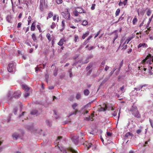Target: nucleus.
Returning a JSON list of instances; mask_svg holds the SVG:
<instances>
[{
	"mask_svg": "<svg viewBox=\"0 0 153 153\" xmlns=\"http://www.w3.org/2000/svg\"><path fill=\"white\" fill-rule=\"evenodd\" d=\"M132 114L137 118H140V115L138 111L137 108L135 106H133L130 110Z\"/></svg>",
	"mask_w": 153,
	"mask_h": 153,
	"instance_id": "1",
	"label": "nucleus"
},
{
	"mask_svg": "<svg viewBox=\"0 0 153 153\" xmlns=\"http://www.w3.org/2000/svg\"><path fill=\"white\" fill-rule=\"evenodd\" d=\"M84 136L82 133L80 132L78 136H74L72 138V140L75 144H77L79 141L83 139Z\"/></svg>",
	"mask_w": 153,
	"mask_h": 153,
	"instance_id": "2",
	"label": "nucleus"
},
{
	"mask_svg": "<svg viewBox=\"0 0 153 153\" xmlns=\"http://www.w3.org/2000/svg\"><path fill=\"white\" fill-rule=\"evenodd\" d=\"M15 64L13 62H12L9 64L7 70L9 72H11L14 71L15 70Z\"/></svg>",
	"mask_w": 153,
	"mask_h": 153,
	"instance_id": "3",
	"label": "nucleus"
},
{
	"mask_svg": "<svg viewBox=\"0 0 153 153\" xmlns=\"http://www.w3.org/2000/svg\"><path fill=\"white\" fill-rule=\"evenodd\" d=\"M61 15L65 19L68 20L70 19V13L68 12V9H67L66 11L62 12Z\"/></svg>",
	"mask_w": 153,
	"mask_h": 153,
	"instance_id": "4",
	"label": "nucleus"
},
{
	"mask_svg": "<svg viewBox=\"0 0 153 153\" xmlns=\"http://www.w3.org/2000/svg\"><path fill=\"white\" fill-rule=\"evenodd\" d=\"M75 10L79 13H86V11L81 7H77L75 8Z\"/></svg>",
	"mask_w": 153,
	"mask_h": 153,
	"instance_id": "5",
	"label": "nucleus"
},
{
	"mask_svg": "<svg viewBox=\"0 0 153 153\" xmlns=\"http://www.w3.org/2000/svg\"><path fill=\"white\" fill-rule=\"evenodd\" d=\"M150 57V54L147 56L142 61V63L144 64H145V63L148 64L149 62V60L148 59L149 58V57Z\"/></svg>",
	"mask_w": 153,
	"mask_h": 153,
	"instance_id": "6",
	"label": "nucleus"
},
{
	"mask_svg": "<svg viewBox=\"0 0 153 153\" xmlns=\"http://www.w3.org/2000/svg\"><path fill=\"white\" fill-rule=\"evenodd\" d=\"M123 59L121 62L119 63L118 65V68H117L118 70V73H119V71L120 70V69L121 67L123 66Z\"/></svg>",
	"mask_w": 153,
	"mask_h": 153,
	"instance_id": "7",
	"label": "nucleus"
},
{
	"mask_svg": "<svg viewBox=\"0 0 153 153\" xmlns=\"http://www.w3.org/2000/svg\"><path fill=\"white\" fill-rule=\"evenodd\" d=\"M21 95V92L18 91L14 93V97L16 98H18Z\"/></svg>",
	"mask_w": 153,
	"mask_h": 153,
	"instance_id": "8",
	"label": "nucleus"
},
{
	"mask_svg": "<svg viewBox=\"0 0 153 153\" xmlns=\"http://www.w3.org/2000/svg\"><path fill=\"white\" fill-rule=\"evenodd\" d=\"M148 47V45L147 44L143 43H140L138 46V49L140 48L141 47L142 48H147Z\"/></svg>",
	"mask_w": 153,
	"mask_h": 153,
	"instance_id": "9",
	"label": "nucleus"
},
{
	"mask_svg": "<svg viewBox=\"0 0 153 153\" xmlns=\"http://www.w3.org/2000/svg\"><path fill=\"white\" fill-rule=\"evenodd\" d=\"M12 137L14 139H15L16 140L18 139L19 137V134L17 133H15L12 135Z\"/></svg>",
	"mask_w": 153,
	"mask_h": 153,
	"instance_id": "10",
	"label": "nucleus"
},
{
	"mask_svg": "<svg viewBox=\"0 0 153 153\" xmlns=\"http://www.w3.org/2000/svg\"><path fill=\"white\" fill-rule=\"evenodd\" d=\"M65 41V40L64 39H61L59 42L58 43V44L60 46H62L64 44V42Z\"/></svg>",
	"mask_w": 153,
	"mask_h": 153,
	"instance_id": "11",
	"label": "nucleus"
},
{
	"mask_svg": "<svg viewBox=\"0 0 153 153\" xmlns=\"http://www.w3.org/2000/svg\"><path fill=\"white\" fill-rule=\"evenodd\" d=\"M110 77V76L108 77H105L104 79L103 80L102 82L101 83L100 85H103L105 82H106L109 79Z\"/></svg>",
	"mask_w": 153,
	"mask_h": 153,
	"instance_id": "12",
	"label": "nucleus"
},
{
	"mask_svg": "<svg viewBox=\"0 0 153 153\" xmlns=\"http://www.w3.org/2000/svg\"><path fill=\"white\" fill-rule=\"evenodd\" d=\"M78 104L76 103H74L71 105L72 108L75 111H76V110H78L76 108V107L78 106Z\"/></svg>",
	"mask_w": 153,
	"mask_h": 153,
	"instance_id": "13",
	"label": "nucleus"
},
{
	"mask_svg": "<svg viewBox=\"0 0 153 153\" xmlns=\"http://www.w3.org/2000/svg\"><path fill=\"white\" fill-rule=\"evenodd\" d=\"M78 111V110H76V111H72L69 114L68 116L69 117L73 115H75L76 114L77 112Z\"/></svg>",
	"mask_w": 153,
	"mask_h": 153,
	"instance_id": "14",
	"label": "nucleus"
},
{
	"mask_svg": "<svg viewBox=\"0 0 153 153\" xmlns=\"http://www.w3.org/2000/svg\"><path fill=\"white\" fill-rule=\"evenodd\" d=\"M23 89L26 91H28L29 89V88L26 85H23L22 86Z\"/></svg>",
	"mask_w": 153,
	"mask_h": 153,
	"instance_id": "15",
	"label": "nucleus"
},
{
	"mask_svg": "<svg viewBox=\"0 0 153 153\" xmlns=\"http://www.w3.org/2000/svg\"><path fill=\"white\" fill-rule=\"evenodd\" d=\"M38 111L36 109H33L30 112V114L33 115H36L37 114Z\"/></svg>",
	"mask_w": 153,
	"mask_h": 153,
	"instance_id": "16",
	"label": "nucleus"
},
{
	"mask_svg": "<svg viewBox=\"0 0 153 153\" xmlns=\"http://www.w3.org/2000/svg\"><path fill=\"white\" fill-rule=\"evenodd\" d=\"M35 22H33L32 23L30 27V30L31 31H34L35 27Z\"/></svg>",
	"mask_w": 153,
	"mask_h": 153,
	"instance_id": "17",
	"label": "nucleus"
},
{
	"mask_svg": "<svg viewBox=\"0 0 153 153\" xmlns=\"http://www.w3.org/2000/svg\"><path fill=\"white\" fill-rule=\"evenodd\" d=\"M89 34V32L88 31L86 32L84 34L82 37L83 39H84Z\"/></svg>",
	"mask_w": 153,
	"mask_h": 153,
	"instance_id": "18",
	"label": "nucleus"
},
{
	"mask_svg": "<svg viewBox=\"0 0 153 153\" xmlns=\"http://www.w3.org/2000/svg\"><path fill=\"white\" fill-rule=\"evenodd\" d=\"M61 25L62 27V29L61 30V31H62L65 28V24L64 20H62V22Z\"/></svg>",
	"mask_w": 153,
	"mask_h": 153,
	"instance_id": "19",
	"label": "nucleus"
},
{
	"mask_svg": "<svg viewBox=\"0 0 153 153\" xmlns=\"http://www.w3.org/2000/svg\"><path fill=\"white\" fill-rule=\"evenodd\" d=\"M92 64L91 63H89L87 66L86 67V69L88 71L92 67Z\"/></svg>",
	"mask_w": 153,
	"mask_h": 153,
	"instance_id": "20",
	"label": "nucleus"
},
{
	"mask_svg": "<svg viewBox=\"0 0 153 153\" xmlns=\"http://www.w3.org/2000/svg\"><path fill=\"white\" fill-rule=\"evenodd\" d=\"M90 92L88 89H86L84 90V93L85 96H88Z\"/></svg>",
	"mask_w": 153,
	"mask_h": 153,
	"instance_id": "21",
	"label": "nucleus"
},
{
	"mask_svg": "<svg viewBox=\"0 0 153 153\" xmlns=\"http://www.w3.org/2000/svg\"><path fill=\"white\" fill-rule=\"evenodd\" d=\"M33 41H35L37 40L36 36L34 33L33 34L31 35Z\"/></svg>",
	"mask_w": 153,
	"mask_h": 153,
	"instance_id": "22",
	"label": "nucleus"
},
{
	"mask_svg": "<svg viewBox=\"0 0 153 153\" xmlns=\"http://www.w3.org/2000/svg\"><path fill=\"white\" fill-rule=\"evenodd\" d=\"M137 21V19L136 17H135L132 21V23L133 25H135Z\"/></svg>",
	"mask_w": 153,
	"mask_h": 153,
	"instance_id": "23",
	"label": "nucleus"
},
{
	"mask_svg": "<svg viewBox=\"0 0 153 153\" xmlns=\"http://www.w3.org/2000/svg\"><path fill=\"white\" fill-rule=\"evenodd\" d=\"M7 21L9 22H11V17L10 16H7L6 18Z\"/></svg>",
	"mask_w": 153,
	"mask_h": 153,
	"instance_id": "24",
	"label": "nucleus"
},
{
	"mask_svg": "<svg viewBox=\"0 0 153 153\" xmlns=\"http://www.w3.org/2000/svg\"><path fill=\"white\" fill-rule=\"evenodd\" d=\"M123 15H124L123 14H122V15L119 18L118 20L117 21L116 23H117L119 21H122V20H123V19L124 18V16H123Z\"/></svg>",
	"mask_w": 153,
	"mask_h": 153,
	"instance_id": "25",
	"label": "nucleus"
},
{
	"mask_svg": "<svg viewBox=\"0 0 153 153\" xmlns=\"http://www.w3.org/2000/svg\"><path fill=\"white\" fill-rule=\"evenodd\" d=\"M70 151L73 153H78L77 151L76 150L72 148L70 149Z\"/></svg>",
	"mask_w": 153,
	"mask_h": 153,
	"instance_id": "26",
	"label": "nucleus"
},
{
	"mask_svg": "<svg viewBox=\"0 0 153 153\" xmlns=\"http://www.w3.org/2000/svg\"><path fill=\"white\" fill-rule=\"evenodd\" d=\"M46 124L49 126H51V122L49 120H47L46 121Z\"/></svg>",
	"mask_w": 153,
	"mask_h": 153,
	"instance_id": "27",
	"label": "nucleus"
},
{
	"mask_svg": "<svg viewBox=\"0 0 153 153\" xmlns=\"http://www.w3.org/2000/svg\"><path fill=\"white\" fill-rule=\"evenodd\" d=\"M132 134L130 132H128L125 135V137L127 138L129 136H131L132 135Z\"/></svg>",
	"mask_w": 153,
	"mask_h": 153,
	"instance_id": "28",
	"label": "nucleus"
},
{
	"mask_svg": "<svg viewBox=\"0 0 153 153\" xmlns=\"http://www.w3.org/2000/svg\"><path fill=\"white\" fill-rule=\"evenodd\" d=\"M117 69V68H114L113 69V70L110 73V76H111L114 73V71H116V69Z\"/></svg>",
	"mask_w": 153,
	"mask_h": 153,
	"instance_id": "29",
	"label": "nucleus"
},
{
	"mask_svg": "<svg viewBox=\"0 0 153 153\" xmlns=\"http://www.w3.org/2000/svg\"><path fill=\"white\" fill-rule=\"evenodd\" d=\"M46 37L49 41H50L51 40V35L50 34L48 33L46 35Z\"/></svg>",
	"mask_w": 153,
	"mask_h": 153,
	"instance_id": "30",
	"label": "nucleus"
},
{
	"mask_svg": "<svg viewBox=\"0 0 153 153\" xmlns=\"http://www.w3.org/2000/svg\"><path fill=\"white\" fill-rule=\"evenodd\" d=\"M88 24V22L86 20H84L82 23V25L83 26H86Z\"/></svg>",
	"mask_w": 153,
	"mask_h": 153,
	"instance_id": "31",
	"label": "nucleus"
},
{
	"mask_svg": "<svg viewBox=\"0 0 153 153\" xmlns=\"http://www.w3.org/2000/svg\"><path fill=\"white\" fill-rule=\"evenodd\" d=\"M120 12V9L119 8L117 9V10L116 12L115 13L116 16H118Z\"/></svg>",
	"mask_w": 153,
	"mask_h": 153,
	"instance_id": "32",
	"label": "nucleus"
},
{
	"mask_svg": "<svg viewBox=\"0 0 153 153\" xmlns=\"http://www.w3.org/2000/svg\"><path fill=\"white\" fill-rule=\"evenodd\" d=\"M79 13L77 12L76 10L75 11L73 12V14L75 16H77L79 15Z\"/></svg>",
	"mask_w": 153,
	"mask_h": 153,
	"instance_id": "33",
	"label": "nucleus"
},
{
	"mask_svg": "<svg viewBox=\"0 0 153 153\" xmlns=\"http://www.w3.org/2000/svg\"><path fill=\"white\" fill-rule=\"evenodd\" d=\"M56 26V25L54 22H53L52 23V25L51 26V27L52 29L54 28Z\"/></svg>",
	"mask_w": 153,
	"mask_h": 153,
	"instance_id": "34",
	"label": "nucleus"
},
{
	"mask_svg": "<svg viewBox=\"0 0 153 153\" xmlns=\"http://www.w3.org/2000/svg\"><path fill=\"white\" fill-rule=\"evenodd\" d=\"M81 96L80 94L79 93H78L76 95V98L77 99H79L80 98Z\"/></svg>",
	"mask_w": 153,
	"mask_h": 153,
	"instance_id": "35",
	"label": "nucleus"
},
{
	"mask_svg": "<svg viewBox=\"0 0 153 153\" xmlns=\"http://www.w3.org/2000/svg\"><path fill=\"white\" fill-rule=\"evenodd\" d=\"M117 113H118V110H117L114 111V112H113L112 113L113 116L114 117L116 116L117 115Z\"/></svg>",
	"mask_w": 153,
	"mask_h": 153,
	"instance_id": "36",
	"label": "nucleus"
},
{
	"mask_svg": "<svg viewBox=\"0 0 153 153\" xmlns=\"http://www.w3.org/2000/svg\"><path fill=\"white\" fill-rule=\"evenodd\" d=\"M118 37V35L117 34H116L114 37V40H113V43H114L115 40L117 39Z\"/></svg>",
	"mask_w": 153,
	"mask_h": 153,
	"instance_id": "37",
	"label": "nucleus"
},
{
	"mask_svg": "<svg viewBox=\"0 0 153 153\" xmlns=\"http://www.w3.org/2000/svg\"><path fill=\"white\" fill-rule=\"evenodd\" d=\"M53 13L52 12H50L48 13V17L49 18L53 16Z\"/></svg>",
	"mask_w": 153,
	"mask_h": 153,
	"instance_id": "38",
	"label": "nucleus"
},
{
	"mask_svg": "<svg viewBox=\"0 0 153 153\" xmlns=\"http://www.w3.org/2000/svg\"><path fill=\"white\" fill-rule=\"evenodd\" d=\"M101 31V30H100L97 33V34H96L95 36H94V38H96L98 36V35L100 34V33Z\"/></svg>",
	"mask_w": 153,
	"mask_h": 153,
	"instance_id": "39",
	"label": "nucleus"
},
{
	"mask_svg": "<svg viewBox=\"0 0 153 153\" xmlns=\"http://www.w3.org/2000/svg\"><path fill=\"white\" fill-rule=\"evenodd\" d=\"M45 80H46V82H48V77H49V76L48 75L46 74L45 75Z\"/></svg>",
	"mask_w": 153,
	"mask_h": 153,
	"instance_id": "40",
	"label": "nucleus"
},
{
	"mask_svg": "<svg viewBox=\"0 0 153 153\" xmlns=\"http://www.w3.org/2000/svg\"><path fill=\"white\" fill-rule=\"evenodd\" d=\"M86 120H91V121H92L93 120V119L92 117H91L89 116L88 117L86 118Z\"/></svg>",
	"mask_w": 153,
	"mask_h": 153,
	"instance_id": "41",
	"label": "nucleus"
},
{
	"mask_svg": "<svg viewBox=\"0 0 153 153\" xmlns=\"http://www.w3.org/2000/svg\"><path fill=\"white\" fill-rule=\"evenodd\" d=\"M132 39V37H130L128 38L126 40L127 42V44H128L129 41H130Z\"/></svg>",
	"mask_w": 153,
	"mask_h": 153,
	"instance_id": "42",
	"label": "nucleus"
},
{
	"mask_svg": "<svg viewBox=\"0 0 153 153\" xmlns=\"http://www.w3.org/2000/svg\"><path fill=\"white\" fill-rule=\"evenodd\" d=\"M68 72L70 74V77H71L72 76V72L71 71V69H70L69 70Z\"/></svg>",
	"mask_w": 153,
	"mask_h": 153,
	"instance_id": "43",
	"label": "nucleus"
},
{
	"mask_svg": "<svg viewBox=\"0 0 153 153\" xmlns=\"http://www.w3.org/2000/svg\"><path fill=\"white\" fill-rule=\"evenodd\" d=\"M98 47L99 48H102V50H103L105 48V47L102 45H98Z\"/></svg>",
	"mask_w": 153,
	"mask_h": 153,
	"instance_id": "44",
	"label": "nucleus"
},
{
	"mask_svg": "<svg viewBox=\"0 0 153 153\" xmlns=\"http://www.w3.org/2000/svg\"><path fill=\"white\" fill-rule=\"evenodd\" d=\"M56 2L58 4H59L62 3V0H56Z\"/></svg>",
	"mask_w": 153,
	"mask_h": 153,
	"instance_id": "45",
	"label": "nucleus"
},
{
	"mask_svg": "<svg viewBox=\"0 0 153 153\" xmlns=\"http://www.w3.org/2000/svg\"><path fill=\"white\" fill-rule=\"evenodd\" d=\"M151 13V11L149 10L147 12V14L148 16H149Z\"/></svg>",
	"mask_w": 153,
	"mask_h": 153,
	"instance_id": "46",
	"label": "nucleus"
},
{
	"mask_svg": "<svg viewBox=\"0 0 153 153\" xmlns=\"http://www.w3.org/2000/svg\"><path fill=\"white\" fill-rule=\"evenodd\" d=\"M105 64V61H103L101 63V66H102V67H104Z\"/></svg>",
	"mask_w": 153,
	"mask_h": 153,
	"instance_id": "47",
	"label": "nucleus"
},
{
	"mask_svg": "<svg viewBox=\"0 0 153 153\" xmlns=\"http://www.w3.org/2000/svg\"><path fill=\"white\" fill-rule=\"evenodd\" d=\"M89 59L87 58H86V59L85 60V62H82L83 64H85L89 62Z\"/></svg>",
	"mask_w": 153,
	"mask_h": 153,
	"instance_id": "48",
	"label": "nucleus"
},
{
	"mask_svg": "<svg viewBox=\"0 0 153 153\" xmlns=\"http://www.w3.org/2000/svg\"><path fill=\"white\" fill-rule=\"evenodd\" d=\"M96 5L95 4H92V6L91 7V9L92 10H94L95 9V7Z\"/></svg>",
	"mask_w": 153,
	"mask_h": 153,
	"instance_id": "49",
	"label": "nucleus"
},
{
	"mask_svg": "<svg viewBox=\"0 0 153 153\" xmlns=\"http://www.w3.org/2000/svg\"><path fill=\"white\" fill-rule=\"evenodd\" d=\"M107 109V108H101L100 109V111H105Z\"/></svg>",
	"mask_w": 153,
	"mask_h": 153,
	"instance_id": "50",
	"label": "nucleus"
},
{
	"mask_svg": "<svg viewBox=\"0 0 153 153\" xmlns=\"http://www.w3.org/2000/svg\"><path fill=\"white\" fill-rule=\"evenodd\" d=\"M78 39V36H76L75 37L74 39L75 42H76L77 39Z\"/></svg>",
	"mask_w": 153,
	"mask_h": 153,
	"instance_id": "51",
	"label": "nucleus"
},
{
	"mask_svg": "<svg viewBox=\"0 0 153 153\" xmlns=\"http://www.w3.org/2000/svg\"><path fill=\"white\" fill-rule=\"evenodd\" d=\"M30 95V93H29L27 92L24 95V97H28Z\"/></svg>",
	"mask_w": 153,
	"mask_h": 153,
	"instance_id": "52",
	"label": "nucleus"
},
{
	"mask_svg": "<svg viewBox=\"0 0 153 153\" xmlns=\"http://www.w3.org/2000/svg\"><path fill=\"white\" fill-rule=\"evenodd\" d=\"M94 48H95V47H94L92 46H91V47H90L89 48H88V49L89 51H91V50L94 49Z\"/></svg>",
	"mask_w": 153,
	"mask_h": 153,
	"instance_id": "53",
	"label": "nucleus"
},
{
	"mask_svg": "<svg viewBox=\"0 0 153 153\" xmlns=\"http://www.w3.org/2000/svg\"><path fill=\"white\" fill-rule=\"evenodd\" d=\"M141 132V130L140 129H138L136 131L137 133L138 134H139Z\"/></svg>",
	"mask_w": 153,
	"mask_h": 153,
	"instance_id": "54",
	"label": "nucleus"
},
{
	"mask_svg": "<svg viewBox=\"0 0 153 153\" xmlns=\"http://www.w3.org/2000/svg\"><path fill=\"white\" fill-rule=\"evenodd\" d=\"M102 69H100L99 70V71H98V75L102 71Z\"/></svg>",
	"mask_w": 153,
	"mask_h": 153,
	"instance_id": "55",
	"label": "nucleus"
},
{
	"mask_svg": "<svg viewBox=\"0 0 153 153\" xmlns=\"http://www.w3.org/2000/svg\"><path fill=\"white\" fill-rule=\"evenodd\" d=\"M81 19L79 18H76L74 20V21L75 22H79L81 21Z\"/></svg>",
	"mask_w": 153,
	"mask_h": 153,
	"instance_id": "56",
	"label": "nucleus"
},
{
	"mask_svg": "<svg viewBox=\"0 0 153 153\" xmlns=\"http://www.w3.org/2000/svg\"><path fill=\"white\" fill-rule=\"evenodd\" d=\"M69 26L70 27L74 29L76 28V27L74 26L73 25H72V24H70L69 25Z\"/></svg>",
	"mask_w": 153,
	"mask_h": 153,
	"instance_id": "57",
	"label": "nucleus"
},
{
	"mask_svg": "<svg viewBox=\"0 0 153 153\" xmlns=\"http://www.w3.org/2000/svg\"><path fill=\"white\" fill-rule=\"evenodd\" d=\"M92 145V144L91 143H88V145L87 146L88 147V149H89L90 148H91V146Z\"/></svg>",
	"mask_w": 153,
	"mask_h": 153,
	"instance_id": "58",
	"label": "nucleus"
},
{
	"mask_svg": "<svg viewBox=\"0 0 153 153\" xmlns=\"http://www.w3.org/2000/svg\"><path fill=\"white\" fill-rule=\"evenodd\" d=\"M125 86L124 85H123L120 88V89L122 91H123L124 90V89L125 88Z\"/></svg>",
	"mask_w": 153,
	"mask_h": 153,
	"instance_id": "59",
	"label": "nucleus"
},
{
	"mask_svg": "<svg viewBox=\"0 0 153 153\" xmlns=\"http://www.w3.org/2000/svg\"><path fill=\"white\" fill-rule=\"evenodd\" d=\"M149 122H150V125L151 126L152 128H153V125L152 124V120L151 119H150L149 120Z\"/></svg>",
	"mask_w": 153,
	"mask_h": 153,
	"instance_id": "60",
	"label": "nucleus"
},
{
	"mask_svg": "<svg viewBox=\"0 0 153 153\" xmlns=\"http://www.w3.org/2000/svg\"><path fill=\"white\" fill-rule=\"evenodd\" d=\"M88 111H83L82 112V114H83V115H84V114H87V113H88Z\"/></svg>",
	"mask_w": 153,
	"mask_h": 153,
	"instance_id": "61",
	"label": "nucleus"
},
{
	"mask_svg": "<svg viewBox=\"0 0 153 153\" xmlns=\"http://www.w3.org/2000/svg\"><path fill=\"white\" fill-rule=\"evenodd\" d=\"M107 134L108 136H110L112 135V133L109 132H107Z\"/></svg>",
	"mask_w": 153,
	"mask_h": 153,
	"instance_id": "62",
	"label": "nucleus"
},
{
	"mask_svg": "<svg viewBox=\"0 0 153 153\" xmlns=\"http://www.w3.org/2000/svg\"><path fill=\"white\" fill-rule=\"evenodd\" d=\"M93 56V55H89L88 56V57H87L88 58V59H91L92 58Z\"/></svg>",
	"mask_w": 153,
	"mask_h": 153,
	"instance_id": "63",
	"label": "nucleus"
},
{
	"mask_svg": "<svg viewBox=\"0 0 153 153\" xmlns=\"http://www.w3.org/2000/svg\"><path fill=\"white\" fill-rule=\"evenodd\" d=\"M123 47L122 48V49H123L124 50H125L127 48V45H123Z\"/></svg>",
	"mask_w": 153,
	"mask_h": 153,
	"instance_id": "64",
	"label": "nucleus"
}]
</instances>
